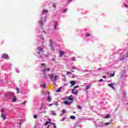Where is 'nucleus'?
<instances>
[{"instance_id": "nucleus-1", "label": "nucleus", "mask_w": 128, "mask_h": 128, "mask_svg": "<svg viewBox=\"0 0 128 128\" xmlns=\"http://www.w3.org/2000/svg\"><path fill=\"white\" fill-rule=\"evenodd\" d=\"M5 98L7 100H12V98L14 96V92H8L6 93L4 96Z\"/></svg>"}, {"instance_id": "nucleus-2", "label": "nucleus", "mask_w": 128, "mask_h": 128, "mask_svg": "<svg viewBox=\"0 0 128 128\" xmlns=\"http://www.w3.org/2000/svg\"><path fill=\"white\" fill-rule=\"evenodd\" d=\"M50 78H51V80L53 83V84H56V80L58 78V76L56 75H54V74H52L51 75H49Z\"/></svg>"}, {"instance_id": "nucleus-3", "label": "nucleus", "mask_w": 128, "mask_h": 128, "mask_svg": "<svg viewBox=\"0 0 128 128\" xmlns=\"http://www.w3.org/2000/svg\"><path fill=\"white\" fill-rule=\"evenodd\" d=\"M46 15H45L44 18L41 17V19L40 20L38 24L40 25V26H44V22H46Z\"/></svg>"}, {"instance_id": "nucleus-4", "label": "nucleus", "mask_w": 128, "mask_h": 128, "mask_svg": "<svg viewBox=\"0 0 128 128\" xmlns=\"http://www.w3.org/2000/svg\"><path fill=\"white\" fill-rule=\"evenodd\" d=\"M37 50H38L37 54H38L39 58H42V54H40V52H44V48L40 46H38Z\"/></svg>"}, {"instance_id": "nucleus-5", "label": "nucleus", "mask_w": 128, "mask_h": 128, "mask_svg": "<svg viewBox=\"0 0 128 128\" xmlns=\"http://www.w3.org/2000/svg\"><path fill=\"white\" fill-rule=\"evenodd\" d=\"M50 50H52L53 52H54V42H52V40L51 39L50 40Z\"/></svg>"}, {"instance_id": "nucleus-6", "label": "nucleus", "mask_w": 128, "mask_h": 128, "mask_svg": "<svg viewBox=\"0 0 128 128\" xmlns=\"http://www.w3.org/2000/svg\"><path fill=\"white\" fill-rule=\"evenodd\" d=\"M80 88V86H74V88L72 90V94H74L75 95L78 94V90H76V88Z\"/></svg>"}, {"instance_id": "nucleus-7", "label": "nucleus", "mask_w": 128, "mask_h": 128, "mask_svg": "<svg viewBox=\"0 0 128 128\" xmlns=\"http://www.w3.org/2000/svg\"><path fill=\"white\" fill-rule=\"evenodd\" d=\"M96 128H104V124L102 122H100L98 124H96Z\"/></svg>"}, {"instance_id": "nucleus-8", "label": "nucleus", "mask_w": 128, "mask_h": 128, "mask_svg": "<svg viewBox=\"0 0 128 128\" xmlns=\"http://www.w3.org/2000/svg\"><path fill=\"white\" fill-rule=\"evenodd\" d=\"M126 74V70H123L120 72V76L121 78H124V76Z\"/></svg>"}, {"instance_id": "nucleus-9", "label": "nucleus", "mask_w": 128, "mask_h": 128, "mask_svg": "<svg viewBox=\"0 0 128 128\" xmlns=\"http://www.w3.org/2000/svg\"><path fill=\"white\" fill-rule=\"evenodd\" d=\"M114 84H116L111 83V84H108V86H110V88H112L114 90H116V88H114Z\"/></svg>"}, {"instance_id": "nucleus-10", "label": "nucleus", "mask_w": 128, "mask_h": 128, "mask_svg": "<svg viewBox=\"0 0 128 128\" xmlns=\"http://www.w3.org/2000/svg\"><path fill=\"white\" fill-rule=\"evenodd\" d=\"M11 100L13 102H16V100H18V98H16V96L14 93V96L12 97V98Z\"/></svg>"}, {"instance_id": "nucleus-11", "label": "nucleus", "mask_w": 128, "mask_h": 128, "mask_svg": "<svg viewBox=\"0 0 128 128\" xmlns=\"http://www.w3.org/2000/svg\"><path fill=\"white\" fill-rule=\"evenodd\" d=\"M46 107L44 106V103L41 104V106L39 108V110H46Z\"/></svg>"}, {"instance_id": "nucleus-12", "label": "nucleus", "mask_w": 128, "mask_h": 128, "mask_svg": "<svg viewBox=\"0 0 128 128\" xmlns=\"http://www.w3.org/2000/svg\"><path fill=\"white\" fill-rule=\"evenodd\" d=\"M2 58L6 60V58H8V55L6 54H4L2 56Z\"/></svg>"}, {"instance_id": "nucleus-13", "label": "nucleus", "mask_w": 128, "mask_h": 128, "mask_svg": "<svg viewBox=\"0 0 128 128\" xmlns=\"http://www.w3.org/2000/svg\"><path fill=\"white\" fill-rule=\"evenodd\" d=\"M38 37L39 38L40 42H44V36H42V35L38 36Z\"/></svg>"}, {"instance_id": "nucleus-14", "label": "nucleus", "mask_w": 128, "mask_h": 128, "mask_svg": "<svg viewBox=\"0 0 128 128\" xmlns=\"http://www.w3.org/2000/svg\"><path fill=\"white\" fill-rule=\"evenodd\" d=\"M106 74H108V76H110V78H114V76L115 73L114 72L112 74L107 72Z\"/></svg>"}, {"instance_id": "nucleus-15", "label": "nucleus", "mask_w": 128, "mask_h": 128, "mask_svg": "<svg viewBox=\"0 0 128 128\" xmlns=\"http://www.w3.org/2000/svg\"><path fill=\"white\" fill-rule=\"evenodd\" d=\"M60 52V58H62V56H64V51L60 50L59 51Z\"/></svg>"}, {"instance_id": "nucleus-16", "label": "nucleus", "mask_w": 128, "mask_h": 128, "mask_svg": "<svg viewBox=\"0 0 128 128\" xmlns=\"http://www.w3.org/2000/svg\"><path fill=\"white\" fill-rule=\"evenodd\" d=\"M122 94H123V98H127L126 92V90L123 91Z\"/></svg>"}, {"instance_id": "nucleus-17", "label": "nucleus", "mask_w": 128, "mask_h": 128, "mask_svg": "<svg viewBox=\"0 0 128 128\" xmlns=\"http://www.w3.org/2000/svg\"><path fill=\"white\" fill-rule=\"evenodd\" d=\"M70 84H72L70 86H76V81L72 80L70 82Z\"/></svg>"}, {"instance_id": "nucleus-18", "label": "nucleus", "mask_w": 128, "mask_h": 128, "mask_svg": "<svg viewBox=\"0 0 128 128\" xmlns=\"http://www.w3.org/2000/svg\"><path fill=\"white\" fill-rule=\"evenodd\" d=\"M64 104H66L67 106H70V101L64 100Z\"/></svg>"}, {"instance_id": "nucleus-19", "label": "nucleus", "mask_w": 128, "mask_h": 128, "mask_svg": "<svg viewBox=\"0 0 128 128\" xmlns=\"http://www.w3.org/2000/svg\"><path fill=\"white\" fill-rule=\"evenodd\" d=\"M42 94H45V95H48L50 96V92H44V91H42Z\"/></svg>"}, {"instance_id": "nucleus-20", "label": "nucleus", "mask_w": 128, "mask_h": 128, "mask_svg": "<svg viewBox=\"0 0 128 128\" xmlns=\"http://www.w3.org/2000/svg\"><path fill=\"white\" fill-rule=\"evenodd\" d=\"M40 112H39L40 114H46V109L42 110H40Z\"/></svg>"}, {"instance_id": "nucleus-21", "label": "nucleus", "mask_w": 128, "mask_h": 128, "mask_svg": "<svg viewBox=\"0 0 128 128\" xmlns=\"http://www.w3.org/2000/svg\"><path fill=\"white\" fill-rule=\"evenodd\" d=\"M58 28V22H55L54 25V28L55 30H56Z\"/></svg>"}, {"instance_id": "nucleus-22", "label": "nucleus", "mask_w": 128, "mask_h": 128, "mask_svg": "<svg viewBox=\"0 0 128 128\" xmlns=\"http://www.w3.org/2000/svg\"><path fill=\"white\" fill-rule=\"evenodd\" d=\"M47 12H48V10H43L42 14H41L42 16V14H47Z\"/></svg>"}, {"instance_id": "nucleus-23", "label": "nucleus", "mask_w": 128, "mask_h": 128, "mask_svg": "<svg viewBox=\"0 0 128 128\" xmlns=\"http://www.w3.org/2000/svg\"><path fill=\"white\" fill-rule=\"evenodd\" d=\"M50 68H47L46 69H44L42 70L43 72H50Z\"/></svg>"}, {"instance_id": "nucleus-24", "label": "nucleus", "mask_w": 128, "mask_h": 128, "mask_svg": "<svg viewBox=\"0 0 128 128\" xmlns=\"http://www.w3.org/2000/svg\"><path fill=\"white\" fill-rule=\"evenodd\" d=\"M68 100H74V98H73V96H72V95H70V96L68 97Z\"/></svg>"}, {"instance_id": "nucleus-25", "label": "nucleus", "mask_w": 128, "mask_h": 128, "mask_svg": "<svg viewBox=\"0 0 128 128\" xmlns=\"http://www.w3.org/2000/svg\"><path fill=\"white\" fill-rule=\"evenodd\" d=\"M47 100H48V102H52V98H50V96H48L47 98Z\"/></svg>"}, {"instance_id": "nucleus-26", "label": "nucleus", "mask_w": 128, "mask_h": 128, "mask_svg": "<svg viewBox=\"0 0 128 128\" xmlns=\"http://www.w3.org/2000/svg\"><path fill=\"white\" fill-rule=\"evenodd\" d=\"M52 116H56V113L54 112V111H51Z\"/></svg>"}, {"instance_id": "nucleus-27", "label": "nucleus", "mask_w": 128, "mask_h": 128, "mask_svg": "<svg viewBox=\"0 0 128 128\" xmlns=\"http://www.w3.org/2000/svg\"><path fill=\"white\" fill-rule=\"evenodd\" d=\"M110 118V114L106 115L104 117V118Z\"/></svg>"}, {"instance_id": "nucleus-28", "label": "nucleus", "mask_w": 128, "mask_h": 128, "mask_svg": "<svg viewBox=\"0 0 128 128\" xmlns=\"http://www.w3.org/2000/svg\"><path fill=\"white\" fill-rule=\"evenodd\" d=\"M70 120H76V116H70Z\"/></svg>"}, {"instance_id": "nucleus-29", "label": "nucleus", "mask_w": 128, "mask_h": 128, "mask_svg": "<svg viewBox=\"0 0 128 128\" xmlns=\"http://www.w3.org/2000/svg\"><path fill=\"white\" fill-rule=\"evenodd\" d=\"M1 116L3 120H6V115L4 114H2Z\"/></svg>"}, {"instance_id": "nucleus-30", "label": "nucleus", "mask_w": 128, "mask_h": 128, "mask_svg": "<svg viewBox=\"0 0 128 128\" xmlns=\"http://www.w3.org/2000/svg\"><path fill=\"white\" fill-rule=\"evenodd\" d=\"M62 87H60V88H58L56 92H60V90H62Z\"/></svg>"}, {"instance_id": "nucleus-31", "label": "nucleus", "mask_w": 128, "mask_h": 128, "mask_svg": "<svg viewBox=\"0 0 128 128\" xmlns=\"http://www.w3.org/2000/svg\"><path fill=\"white\" fill-rule=\"evenodd\" d=\"M44 74V78H48V76H46V72H43Z\"/></svg>"}, {"instance_id": "nucleus-32", "label": "nucleus", "mask_w": 128, "mask_h": 128, "mask_svg": "<svg viewBox=\"0 0 128 128\" xmlns=\"http://www.w3.org/2000/svg\"><path fill=\"white\" fill-rule=\"evenodd\" d=\"M62 114H66V110L64 109L62 110Z\"/></svg>"}, {"instance_id": "nucleus-33", "label": "nucleus", "mask_w": 128, "mask_h": 128, "mask_svg": "<svg viewBox=\"0 0 128 128\" xmlns=\"http://www.w3.org/2000/svg\"><path fill=\"white\" fill-rule=\"evenodd\" d=\"M90 88V85H88L87 86H86V90H88V88Z\"/></svg>"}, {"instance_id": "nucleus-34", "label": "nucleus", "mask_w": 128, "mask_h": 128, "mask_svg": "<svg viewBox=\"0 0 128 128\" xmlns=\"http://www.w3.org/2000/svg\"><path fill=\"white\" fill-rule=\"evenodd\" d=\"M48 124H50V122L48 121H46L45 123V126H48Z\"/></svg>"}, {"instance_id": "nucleus-35", "label": "nucleus", "mask_w": 128, "mask_h": 128, "mask_svg": "<svg viewBox=\"0 0 128 128\" xmlns=\"http://www.w3.org/2000/svg\"><path fill=\"white\" fill-rule=\"evenodd\" d=\"M108 124H110V122H106L105 124H104V126H108Z\"/></svg>"}, {"instance_id": "nucleus-36", "label": "nucleus", "mask_w": 128, "mask_h": 128, "mask_svg": "<svg viewBox=\"0 0 128 128\" xmlns=\"http://www.w3.org/2000/svg\"><path fill=\"white\" fill-rule=\"evenodd\" d=\"M40 86L41 88H46V84H41V85H40Z\"/></svg>"}, {"instance_id": "nucleus-37", "label": "nucleus", "mask_w": 128, "mask_h": 128, "mask_svg": "<svg viewBox=\"0 0 128 128\" xmlns=\"http://www.w3.org/2000/svg\"><path fill=\"white\" fill-rule=\"evenodd\" d=\"M25 104H26V100H24L23 102L21 104L22 106H24Z\"/></svg>"}, {"instance_id": "nucleus-38", "label": "nucleus", "mask_w": 128, "mask_h": 128, "mask_svg": "<svg viewBox=\"0 0 128 128\" xmlns=\"http://www.w3.org/2000/svg\"><path fill=\"white\" fill-rule=\"evenodd\" d=\"M41 28L42 30H43L44 32V34H46V30H44V28Z\"/></svg>"}, {"instance_id": "nucleus-39", "label": "nucleus", "mask_w": 128, "mask_h": 128, "mask_svg": "<svg viewBox=\"0 0 128 128\" xmlns=\"http://www.w3.org/2000/svg\"><path fill=\"white\" fill-rule=\"evenodd\" d=\"M66 117H64L62 119L60 120V122H64V120H66Z\"/></svg>"}, {"instance_id": "nucleus-40", "label": "nucleus", "mask_w": 128, "mask_h": 128, "mask_svg": "<svg viewBox=\"0 0 128 128\" xmlns=\"http://www.w3.org/2000/svg\"><path fill=\"white\" fill-rule=\"evenodd\" d=\"M1 112H2V114H4V108H2Z\"/></svg>"}, {"instance_id": "nucleus-41", "label": "nucleus", "mask_w": 128, "mask_h": 128, "mask_svg": "<svg viewBox=\"0 0 128 128\" xmlns=\"http://www.w3.org/2000/svg\"><path fill=\"white\" fill-rule=\"evenodd\" d=\"M66 74H67V76H68V74H72V73L68 71L66 72Z\"/></svg>"}, {"instance_id": "nucleus-42", "label": "nucleus", "mask_w": 128, "mask_h": 128, "mask_svg": "<svg viewBox=\"0 0 128 128\" xmlns=\"http://www.w3.org/2000/svg\"><path fill=\"white\" fill-rule=\"evenodd\" d=\"M34 118H38V115L36 114H35L34 116Z\"/></svg>"}, {"instance_id": "nucleus-43", "label": "nucleus", "mask_w": 128, "mask_h": 128, "mask_svg": "<svg viewBox=\"0 0 128 128\" xmlns=\"http://www.w3.org/2000/svg\"><path fill=\"white\" fill-rule=\"evenodd\" d=\"M16 91H17V94H18V92H19V90H20V88H16Z\"/></svg>"}, {"instance_id": "nucleus-44", "label": "nucleus", "mask_w": 128, "mask_h": 128, "mask_svg": "<svg viewBox=\"0 0 128 128\" xmlns=\"http://www.w3.org/2000/svg\"><path fill=\"white\" fill-rule=\"evenodd\" d=\"M78 110H82V106H80L78 105Z\"/></svg>"}, {"instance_id": "nucleus-45", "label": "nucleus", "mask_w": 128, "mask_h": 128, "mask_svg": "<svg viewBox=\"0 0 128 128\" xmlns=\"http://www.w3.org/2000/svg\"><path fill=\"white\" fill-rule=\"evenodd\" d=\"M16 72H17V74H18L20 72V70H18V69L16 68Z\"/></svg>"}, {"instance_id": "nucleus-46", "label": "nucleus", "mask_w": 128, "mask_h": 128, "mask_svg": "<svg viewBox=\"0 0 128 128\" xmlns=\"http://www.w3.org/2000/svg\"><path fill=\"white\" fill-rule=\"evenodd\" d=\"M72 60H73V62H76V58H72Z\"/></svg>"}, {"instance_id": "nucleus-47", "label": "nucleus", "mask_w": 128, "mask_h": 128, "mask_svg": "<svg viewBox=\"0 0 128 128\" xmlns=\"http://www.w3.org/2000/svg\"><path fill=\"white\" fill-rule=\"evenodd\" d=\"M54 104H48V106H54Z\"/></svg>"}, {"instance_id": "nucleus-48", "label": "nucleus", "mask_w": 128, "mask_h": 128, "mask_svg": "<svg viewBox=\"0 0 128 128\" xmlns=\"http://www.w3.org/2000/svg\"><path fill=\"white\" fill-rule=\"evenodd\" d=\"M49 124H50L52 125H54V124L52 122H50V119H49Z\"/></svg>"}, {"instance_id": "nucleus-49", "label": "nucleus", "mask_w": 128, "mask_h": 128, "mask_svg": "<svg viewBox=\"0 0 128 128\" xmlns=\"http://www.w3.org/2000/svg\"><path fill=\"white\" fill-rule=\"evenodd\" d=\"M90 36V34H88H88H86V36H87V37Z\"/></svg>"}, {"instance_id": "nucleus-50", "label": "nucleus", "mask_w": 128, "mask_h": 128, "mask_svg": "<svg viewBox=\"0 0 128 128\" xmlns=\"http://www.w3.org/2000/svg\"><path fill=\"white\" fill-rule=\"evenodd\" d=\"M53 8H56V4H53Z\"/></svg>"}, {"instance_id": "nucleus-51", "label": "nucleus", "mask_w": 128, "mask_h": 128, "mask_svg": "<svg viewBox=\"0 0 128 128\" xmlns=\"http://www.w3.org/2000/svg\"><path fill=\"white\" fill-rule=\"evenodd\" d=\"M72 70H76V67L72 68Z\"/></svg>"}, {"instance_id": "nucleus-52", "label": "nucleus", "mask_w": 128, "mask_h": 128, "mask_svg": "<svg viewBox=\"0 0 128 128\" xmlns=\"http://www.w3.org/2000/svg\"><path fill=\"white\" fill-rule=\"evenodd\" d=\"M66 10H68V9H66V8L64 9L63 11V12H64V13L66 12Z\"/></svg>"}, {"instance_id": "nucleus-53", "label": "nucleus", "mask_w": 128, "mask_h": 128, "mask_svg": "<svg viewBox=\"0 0 128 128\" xmlns=\"http://www.w3.org/2000/svg\"><path fill=\"white\" fill-rule=\"evenodd\" d=\"M45 64L42 63L41 64V66H44Z\"/></svg>"}, {"instance_id": "nucleus-54", "label": "nucleus", "mask_w": 128, "mask_h": 128, "mask_svg": "<svg viewBox=\"0 0 128 128\" xmlns=\"http://www.w3.org/2000/svg\"><path fill=\"white\" fill-rule=\"evenodd\" d=\"M103 78H106V76L104 75L102 76Z\"/></svg>"}, {"instance_id": "nucleus-55", "label": "nucleus", "mask_w": 128, "mask_h": 128, "mask_svg": "<svg viewBox=\"0 0 128 128\" xmlns=\"http://www.w3.org/2000/svg\"><path fill=\"white\" fill-rule=\"evenodd\" d=\"M19 124H20V128H22V126H21V125H22V122H19Z\"/></svg>"}, {"instance_id": "nucleus-56", "label": "nucleus", "mask_w": 128, "mask_h": 128, "mask_svg": "<svg viewBox=\"0 0 128 128\" xmlns=\"http://www.w3.org/2000/svg\"><path fill=\"white\" fill-rule=\"evenodd\" d=\"M99 82H104V80H102V79H100V80H99Z\"/></svg>"}, {"instance_id": "nucleus-57", "label": "nucleus", "mask_w": 128, "mask_h": 128, "mask_svg": "<svg viewBox=\"0 0 128 128\" xmlns=\"http://www.w3.org/2000/svg\"><path fill=\"white\" fill-rule=\"evenodd\" d=\"M52 60L53 62H56V59H54V58H52Z\"/></svg>"}, {"instance_id": "nucleus-58", "label": "nucleus", "mask_w": 128, "mask_h": 128, "mask_svg": "<svg viewBox=\"0 0 128 128\" xmlns=\"http://www.w3.org/2000/svg\"><path fill=\"white\" fill-rule=\"evenodd\" d=\"M55 106H58V102L55 103Z\"/></svg>"}, {"instance_id": "nucleus-59", "label": "nucleus", "mask_w": 128, "mask_h": 128, "mask_svg": "<svg viewBox=\"0 0 128 128\" xmlns=\"http://www.w3.org/2000/svg\"><path fill=\"white\" fill-rule=\"evenodd\" d=\"M50 125L48 124L47 126V128H50Z\"/></svg>"}, {"instance_id": "nucleus-60", "label": "nucleus", "mask_w": 128, "mask_h": 128, "mask_svg": "<svg viewBox=\"0 0 128 128\" xmlns=\"http://www.w3.org/2000/svg\"><path fill=\"white\" fill-rule=\"evenodd\" d=\"M124 6H126V8H128V5H126V4H124Z\"/></svg>"}, {"instance_id": "nucleus-61", "label": "nucleus", "mask_w": 128, "mask_h": 128, "mask_svg": "<svg viewBox=\"0 0 128 128\" xmlns=\"http://www.w3.org/2000/svg\"><path fill=\"white\" fill-rule=\"evenodd\" d=\"M72 0H68V2H72Z\"/></svg>"}, {"instance_id": "nucleus-62", "label": "nucleus", "mask_w": 128, "mask_h": 128, "mask_svg": "<svg viewBox=\"0 0 128 128\" xmlns=\"http://www.w3.org/2000/svg\"><path fill=\"white\" fill-rule=\"evenodd\" d=\"M128 128V126H124V128Z\"/></svg>"}, {"instance_id": "nucleus-63", "label": "nucleus", "mask_w": 128, "mask_h": 128, "mask_svg": "<svg viewBox=\"0 0 128 128\" xmlns=\"http://www.w3.org/2000/svg\"><path fill=\"white\" fill-rule=\"evenodd\" d=\"M64 86H68V84H64Z\"/></svg>"}, {"instance_id": "nucleus-64", "label": "nucleus", "mask_w": 128, "mask_h": 128, "mask_svg": "<svg viewBox=\"0 0 128 128\" xmlns=\"http://www.w3.org/2000/svg\"><path fill=\"white\" fill-rule=\"evenodd\" d=\"M62 114H60V116H62Z\"/></svg>"}]
</instances>
